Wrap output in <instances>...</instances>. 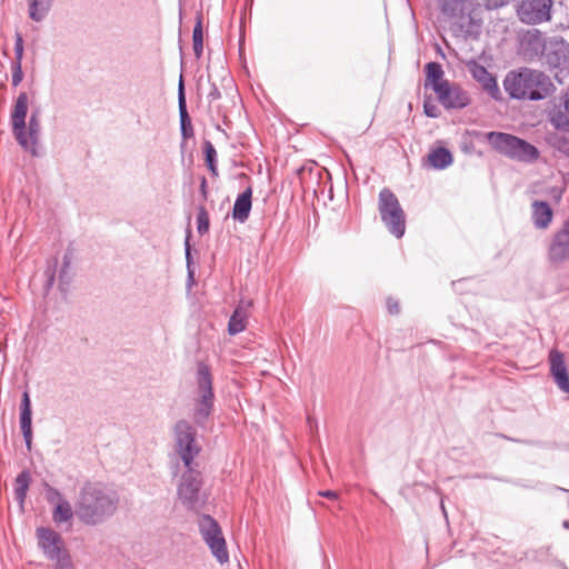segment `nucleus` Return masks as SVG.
Wrapping results in <instances>:
<instances>
[{
	"instance_id": "obj_44",
	"label": "nucleus",
	"mask_w": 569,
	"mask_h": 569,
	"mask_svg": "<svg viewBox=\"0 0 569 569\" xmlns=\"http://www.w3.org/2000/svg\"><path fill=\"white\" fill-rule=\"evenodd\" d=\"M319 495L331 500H336L338 498V493L332 490L320 491Z\"/></svg>"
},
{
	"instance_id": "obj_2",
	"label": "nucleus",
	"mask_w": 569,
	"mask_h": 569,
	"mask_svg": "<svg viewBox=\"0 0 569 569\" xmlns=\"http://www.w3.org/2000/svg\"><path fill=\"white\" fill-rule=\"evenodd\" d=\"M503 88L512 99L535 101L546 99L555 91V84L547 74L530 68L508 72Z\"/></svg>"
},
{
	"instance_id": "obj_22",
	"label": "nucleus",
	"mask_w": 569,
	"mask_h": 569,
	"mask_svg": "<svg viewBox=\"0 0 569 569\" xmlns=\"http://www.w3.org/2000/svg\"><path fill=\"white\" fill-rule=\"evenodd\" d=\"M178 101H179V116H180V127L181 134L183 138H190L193 136V128L187 111L186 98H184V87L182 82V78L179 82V92H178Z\"/></svg>"
},
{
	"instance_id": "obj_40",
	"label": "nucleus",
	"mask_w": 569,
	"mask_h": 569,
	"mask_svg": "<svg viewBox=\"0 0 569 569\" xmlns=\"http://www.w3.org/2000/svg\"><path fill=\"white\" fill-rule=\"evenodd\" d=\"M488 9H497L509 2V0H485Z\"/></svg>"
},
{
	"instance_id": "obj_41",
	"label": "nucleus",
	"mask_w": 569,
	"mask_h": 569,
	"mask_svg": "<svg viewBox=\"0 0 569 569\" xmlns=\"http://www.w3.org/2000/svg\"><path fill=\"white\" fill-rule=\"evenodd\" d=\"M557 148L565 152L566 154H569V141L565 138H560L558 140V144H557Z\"/></svg>"
},
{
	"instance_id": "obj_14",
	"label": "nucleus",
	"mask_w": 569,
	"mask_h": 569,
	"mask_svg": "<svg viewBox=\"0 0 569 569\" xmlns=\"http://www.w3.org/2000/svg\"><path fill=\"white\" fill-rule=\"evenodd\" d=\"M36 536L39 548L49 560L68 551L61 535L51 528L39 527L36 530Z\"/></svg>"
},
{
	"instance_id": "obj_26",
	"label": "nucleus",
	"mask_w": 569,
	"mask_h": 569,
	"mask_svg": "<svg viewBox=\"0 0 569 569\" xmlns=\"http://www.w3.org/2000/svg\"><path fill=\"white\" fill-rule=\"evenodd\" d=\"M426 77L427 82L431 84L435 92L437 84L448 82V80L443 79V70L438 62H429L426 64Z\"/></svg>"
},
{
	"instance_id": "obj_10",
	"label": "nucleus",
	"mask_w": 569,
	"mask_h": 569,
	"mask_svg": "<svg viewBox=\"0 0 569 569\" xmlns=\"http://www.w3.org/2000/svg\"><path fill=\"white\" fill-rule=\"evenodd\" d=\"M547 258L552 264L569 260V217L552 233L547 247Z\"/></svg>"
},
{
	"instance_id": "obj_13",
	"label": "nucleus",
	"mask_w": 569,
	"mask_h": 569,
	"mask_svg": "<svg viewBox=\"0 0 569 569\" xmlns=\"http://www.w3.org/2000/svg\"><path fill=\"white\" fill-rule=\"evenodd\" d=\"M29 108V97L27 92H20L17 97L10 114L12 133L20 146H26V119Z\"/></svg>"
},
{
	"instance_id": "obj_16",
	"label": "nucleus",
	"mask_w": 569,
	"mask_h": 569,
	"mask_svg": "<svg viewBox=\"0 0 569 569\" xmlns=\"http://www.w3.org/2000/svg\"><path fill=\"white\" fill-rule=\"evenodd\" d=\"M467 67L472 78L481 84L482 89L493 99H498L500 90L496 78L477 61H470Z\"/></svg>"
},
{
	"instance_id": "obj_39",
	"label": "nucleus",
	"mask_w": 569,
	"mask_h": 569,
	"mask_svg": "<svg viewBox=\"0 0 569 569\" xmlns=\"http://www.w3.org/2000/svg\"><path fill=\"white\" fill-rule=\"evenodd\" d=\"M387 309H388L389 313H391V315L399 313L400 307H399L398 301L395 300L393 298H388V300H387Z\"/></svg>"
},
{
	"instance_id": "obj_32",
	"label": "nucleus",
	"mask_w": 569,
	"mask_h": 569,
	"mask_svg": "<svg viewBox=\"0 0 569 569\" xmlns=\"http://www.w3.org/2000/svg\"><path fill=\"white\" fill-rule=\"evenodd\" d=\"M209 226H210V221H209L208 211L206 210V208L203 206H200L198 208V213H197V231L201 236L206 234L209 231Z\"/></svg>"
},
{
	"instance_id": "obj_21",
	"label": "nucleus",
	"mask_w": 569,
	"mask_h": 569,
	"mask_svg": "<svg viewBox=\"0 0 569 569\" xmlns=\"http://www.w3.org/2000/svg\"><path fill=\"white\" fill-rule=\"evenodd\" d=\"M40 133V120H39V111H33L29 119L28 126L26 124V140L27 144L21 146L24 150L30 151L32 154H36V147L38 143Z\"/></svg>"
},
{
	"instance_id": "obj_19",
	"label": "nucleus",
	"mask_w": 569,
	"mask_h": 569,
	"mask_svg": "<svg viewBox=\"0 0 569 569\" xmlns=\"http://www.w3.org/2000/svg\"><path fill=\"white\" fill-rule=\"evenodd\" d=\"M553 210L546 201L535 200L531 203V219L537 229H547L552 221Z\"/></svg>"
},
{
	"instance_id": "obj_15",
	"label": "nucleus",
	"mask_w": 569,
	"mask_h": 569,
	"mask_svg": "<svg viewBox=\"0 0 569 569\" xmlns=\"http://www.w3.org/2000/svg\"><path fill=\"white\" fill-rule=\"evenodd\" d=\"M550 373L558 388L569 393V373L565 362L563 353L553 349L549 353Z\"/></svg>"
},
{
	"instance_id": "obj_31",
	"label": "nucleus",
	"mask_w": 569,
	"mask_h": 569,
	"mask_svg": "<svg viewBox=\"0 0 569 569\" xmlns=\"http://www.w3.org/2000/svg\"><path fill=\"white\" fill-rule=\"evenodd\" d=\"M521 46H529L538 52L543 46L541 34L537 30L527 32L521 39Z\"/></svg>"
},
{
	"instance_id": "obj_36",
	"label": "nucleus",
	"mask_w": 569,
	"mask_h": 569,
	"mask_svg": "<svg viewBox=\"0 0 569 569\" xmlns=\"http://www.w3.org/2000/svg\"><path fill=\"white\" fill-rule=\"evenodd\" d=\"M11 72H12V86L18 87L23 79L22 66L11 64Z\"/></svg>"
},
{
	"instance_id": "obj_5",
	"label": "nucleus",
	"mask_w": 569,
	"mask_h": 569,
	"mask_svg": "<svg viewBox=\"0 0 569 569\" xmlns=\"http://www.w3.org/2000/svg\"><path fill=\"white\" fill-rule=\"evenodd\" d=\"M487 140L496 151L511 159L531 162L539 157L535 146L509 133L492 131L487 134Z\"/></svg>"
},
{
	"instance_id": "obj_45",
	"label": "nucleus",
	"mask_w": 569,
	"mask_h": 569,
	"mask_svg": "<svg viewBox=\"0 0 569 569\" xmlns=\"http://www.w3.org/2000/svg\"><path fill=\"white\" fill-rule=\"evenodd\" d=\"M186 257H187V259H189V257H190V246H189L188 240L186 241Z\"/></svg>"
},
{
	"instance_id": "obj_37",
	"label": "nucleus",
	"mask_w": 569,
	"mask_h": 569,
	"mask_svg": "<svg viewBox=\"0 0 569 569\" xmlns=\"http://www.w3.org/2000/svg\"><path fill=\"white\" fill-rule=\"evenodd\" d=\"M425 113L430 118H437L439 116L438 108L429 102H425L423 104Z\"/></svg>"
},
{
	"instance_id": "obj_30",
	"label": "nucleus",
	"mask_w": 569,
	"mask_h": 569,
	"mask_svg": "<svg viewBox=\"0 0 569 569\" xmlns=\"http://www.w3.org/2000/svg\"><path fill=\"white\" fill-rule=\"evenodd\" d=\"M203 151L206 156V163L213 177L218 176L217 168V151L210 141H204Z\"/></svg>"
},
{
	"instance_id": "obj_25",
	"label": "nucleus",
	"mask_w": 569,
	"mask_h": 569,
	"mask_svg": "<svg viewBox=\"0 0 569 569\" xmlns=\"http://www.w3.org/2000/svg\"><path fill=\"white\" fill-rule=\"evenodd\" d=\"M52 0H30L29 17L33 21H42L48 14Z\"/></svg>"
},
{
	"instance_id": "obj_35",
	"label": "nucleus",
	"mask_w": 569,
	"mask_h": 569,
	"mask_svg": "<svg viewBox=\"0 0 569 569\" xmlns=\"http://www.w3.org/2000/svg\"><path fill=\"white\" fill-rule=\"evenodd\" d=\"M46 498L47 501L50 505H53L54 507L58 506L61 501H64L66 499L62 497L60 491L51 486H47L46 489Z\"/></svg>"
},
{
	"instance_id": "obj_28",
	"label": "nucleus",
	"mask_w": 569,
	"mask_h": 569,
	"mask_svg": "<svg viewBox=\"0 0 569 569\" xmlns=\"http://www.w3.org/2000/svg\"><path fill=\"white\" fill-rule=\"evenodd\" d=\"M565 111L558 110L553 112L550 117V121L553 124L555 128L566 131H569V117H568V109H569V100L566 99L563 101Z\"/></svg>"
},
{
	"instance_id": "obj_27",
	"label": "nucleus",
	"mask_w": 569,
	"mask_h": 569,
	"mask_svg": "<svg viewBox=\"0 0 569 569\" xmlns=\"http://www.w3.org/2000/svg\"><path fill=\"white\" fill-rule=\"evenodd\" d=\"M73 517V510L68 500L61 501L54 507L52 518L56 523H63L71 520Z\"/></svg>"
},
{
	"instance_id": "obj_6",
	"label": "nucleus",
	"mask_w": 569,
	"mask_h": 569,
	"mask_svg": "<svg viewBox=\"0 0 569 569\" xmlns=\"http://www.w3.org/2000/svg\"><path fill=\"white\" fill-rule=\"evenodd\" d=\"M378 209L390 233L401 238L406 231V217L398 198L390 189L383 188L380 191Z\"/></svg>"
},
{
	"instance_id": "obj_34",
	"label": "nucleus",
	"mask_w": 569,
	"mask_h": 569,
	"mask_svg": "<svg viewBox=\"0 0 569 569\" xmlns=\"http://www.w3.org/2000/svg\"><path fill=\"white\" fill-rule=\"evenodd\" d=\"M23 51V38L21 33L17 32L14 41V60L11 64L22 66Z\"/></svg>"
},
{
	"instance_id": "obj_9",
	"label": "nucleus",
	"mask_w": 569,
	"mask_h": 569,
	"mask_svg": "<svg viewBox=\"0 0 569 569\" xmlns=\"http://www.w3.org/2000/svg\"><path fill=\"white\" fill-rule=\"evenodd\" d=\"M202 486L201 473L197 468H186L178 486V497L189 510H198L202 506L200 489Z\"/></svg>"
},
{
	"instance_id": "obj_23",
	"label": "nucleus",
	"mask_w": 569,
	"mask_h": 569,
	"mask_svg": "<svg viewBox=\"0 0 569 569\" xmlns=\"http://www.w3.org/2000/svg\"><path fill=\"white\" fill-rule=\"evenodd\" d=\"M428 161L432 168L441 170L452 163V154L448 149L440 147L429 153Z\"/></svg>"
},
{
	"instance_id": "obj_18",
	"label": "nucleus",
	"mask_w": 569,
	"mask_h": 569,
	"mask_svg": "<svg viewBox=\"0 0 569 569\" xmlns=\"http://www.w3.org/2000/svg\"><path fill=\"white\" fill-rule=\"evenodd\" d=\"M20 429L23 435L28 450L32 445V408L29 392L26 390L22 393L20 402Z\"/></svg>"
},
{
	"instance_id": "obj_42",
	"label": "nucleus",
	"mask_w": 569,
	"mask_h": 569,
	"mask_svg": "<svg viewBox=\"0 0 569 569\" xmlns=\"http://www.w3.org/2000/svg\"><path fill=\"white\" fill-rule=\"evenodd\" d=\"M219 98H220V91L218 90V88L214 84H212V88H211L210 92L208 93V99H209V101H214Z\"/></svg>"
},
{
	"instance_id": "obj_3",
	"label": "nucleus",
	"mask_w": 569,
	"mask_h": 569,
	"mask_svg": "<svg viewBox=\"0 0 569 569\" xmlns=\"http://www.w3.org/2000/svg\"><path fill=\"white\" fill-rule=\"evenodd\" d=\"M440 10L450 20L451 30L458 37L468 38L479 27L475 18L477 0H439Z\"/></svg>"
},
{
	"instance_id": "obj_7",
	"label": "nucleus",
	"mask_w": 569,
	"mask_h": 569,
	"mask_svg": "<svg viewBox=\"0 0 569 569\" xmlns=\"http://www.w3.org/2000/svg\"><path fill=\"white\" fill-rule=\"evenodd\" d=\"M174 450L184 468H198L194 459L199 456L201 447L196 440V430L190 422L179 420L174 425Z\"/></svg>"
},
{
	"instance_id": "obj_33",
	"label": "nucleus",
	"mask_w": 569,
	"mask_h": 569,
	"mask_svg": "<svg viewBox=\"0 0 569 569\" xmlns=\"http://www.w3.org/2000/svg\"><path fill=\"white\" fill-rule=\"evenodd\" d=\"M51 561L54 562V569H74L69 551H66L57 558L51 559Z\"/></svg>"
},
{
	"instance_id": "obj_11",
	"label": "nucleus",
	"mask_w": 569,
	"mask_h": 569,
	"mask_svg": "<svg viewBox=\"0 0 569 569\" xmlns=\"http://www.w3.org/2000/svg\"><path fill=\"white\" fill-rule=\"evenodd\" d=\"M552 0H521L517 13L527 24H538L550 19Z\"/></svg>"
},
{
	"instance_id": "obj_29",
	"label": "nucleus",
	"mask_w": 569,
	"mask_h": 569,
	"mask_svg": "<svg viewBox=\"0 0 569 569\" xmlns=\"http://www.w3.org/2000/svg\"><path fill=\"white\" fill-rule=\"evenodd\" d=\"M192 47L193 52L197 58H200L202 56L203 51V30H202V19L201 17H198L196 26L193 27L192 31Z\"/></svg>"
},
{
	"instance_id": "obj_17",
	"label": "nucleus",
	"mask_w": 569,
	"mask_h": 569,
	"mask_svg": "<svg viewBox=\"0 0 569 569\" xmlns=\"http://www.w3.org/2000/svg\"><path fill=\"white\" fill-rule=\"evenodd\" d=\"M252 300L241 299L239 301L228 322L229 335L236 336L246 330L248 325L249 311L252 308Z\"/></svg>"
},
{
	"instance_id": "obj_8",
	"label": "nucleus",
	"mask_w": 569,
	"mask_h": 569,
	"mask_svg": "<svg viewBox=\"0 0 569 569\" xmlns=\"http://www.w3.org/2000/svg\"><path fill=\"white\" fill-rule=\"evenodd\" d=\"M198 526L202 539L218 562L221 565L227 563L229 561V553L219 523L211 516L202 515L199 518Z\"/></svg>"
},
{
	"instance_id": "obj_24",
	"label": "nucleus",
	"mask_w": 569,
	"mask_h": 569,
	"mask_svg": "<svg viewBox=\"0 0 569 569\" xmlns=\"http://www.w3.org/2000/svg\"><path fill=\"white\" fill-rule=\"evenodd\" d=\"M30 482H31V477H30L29 471H27V470L21 471L16 478L14 497L21 507L24 503Z\"/></svg>"
},
{
	"instance_id": "obj_1",
	"label": "nucleus",
	"mask_w": 569,
	"mask_h": 569,
	"mask_svg": "<svg viewBox=\"0 0 569 569\" xmlns=\"http://www.w3.org/2000/svg\"><path fill=\"white\" fill-rule=\"evenodd\" d=\"M118 503L116 491L100 482H87L80 490L76 513L83 523L94 526L111 517Z\"/></svg>"
},
{
	"instance_id": "obj_20",
	"label": "nucleus",
	"mask_w": 569,
	"mask_h": 569,
	"mask_svg": "<svg viewBox=\"0 0 569 569\" xmlns=\"http://www.w3.org/2000/svg\"><path fill=\"white\" fill-rule=\"evenodd\" d=\"M251 197L252 189L250 187L237 197L232 209V218L234 220L244 222L248 219L251 210Z\"/></svg>"
},
{
	"instance_id": "obj_47",
	"label": "nucleus",
	"mask_w": 569,
	"mask_h": 569,
	"mask_svg": "<svg viewBox=\"0 0 569 569\" xmlns=\"http://www.w3.org/2000/svg\"><path fill=\"white\" fill-rule=\"evenodd\" d=\"M563 528L569 529V520H566V521L563 522Z\"/></svg>"
},
{
	"instance_id": "obj_4",
	"label": "nucleus",
	"mask_w": 569,
	"mask_h": 569,
	"mask_svg": "<svg viewBox=\"0 0 569 569\" xmlns=\"http://www.w3.org/2000/svg\"><path fill=\"white\" fill-rule=\"evenodd\" d=\"M214 402L212 377L207 365L200 362L197 368V389L193 398V420L202 426L210 417Z\"/></svg>"
},
{
	"instance_id": "obj_12",
	"label": "nucleus",
	"mask_w": 569,
	"mask_h": 569,
	"mask_svg": "<svg viewBox=\"0 0 569 569\" xmlns=\"http://www.w3.org/2000/svg\"><path fill=\"white\" fill-rule=\"evenodd\" d=\"M436 94L446 109H462L470 103L468 92L450 81L437 84Z\"/></svg>"
},
{
	"instance_id": "obj_46",
	"label": "nucleus",
	"mask_w": 569,
	"mask_h": 569,
	"mask_svg": "<svg viewBox=\"0 0 569 569\" xmlns=\"http://www.w3.org/2000/svg\"><path fill=\"white\" fill-rule=\"evenodd\" d=\"M53 280H54V276H53V273H50V274L48 276V284H49V286H52Z\"/></svg>"
},
{
	"instance_id": "obj_38",
	"label": "nucleus",
	"mask_w": 569,
	"mask_h": 569,
	"mask_svg": "<svg viewBox=\"0 0 569 569\" xmlns=\"http://www.w3.org/2000/svg\"><path fill=\"white\" fill-rule=\"evenodd\" d=\"M69 266H70V261L67 257H64L63 259V266L60 270V274H59V278L61 281H64V282H68L69 280V277H68V270H69Z\"/></svg>"
},
{
	"instance_id": "obj_43",
	"label": "nucleus",
	"mask_w": 569,
	"mask_h": 569,
	"mask_svg": "<svg viewBox=\"0 0 569 569\" xmlns=\"http://www.w3.org/2000/svg\"><path fill=\"white\" fill-rule=\"evenodd\" d=\"M200 193L203 199H207L208 197V189H207V179L204 177L200 180Z\"/></svg>"
}]
</instances>
